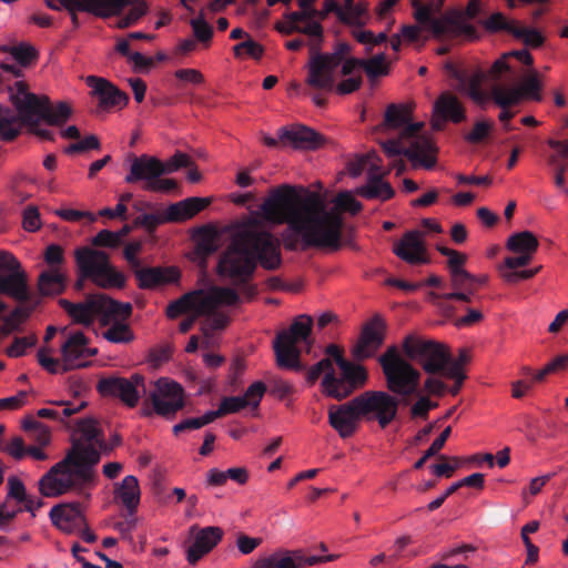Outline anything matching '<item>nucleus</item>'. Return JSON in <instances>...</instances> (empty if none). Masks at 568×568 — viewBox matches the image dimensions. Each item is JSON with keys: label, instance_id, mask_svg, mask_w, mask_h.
<instances>
[{"label": "nucleus", "instance_id": "f257e3e1", "mask_svg": "<svg viewBox=\"0 0 568 568\" xmlns=\"http://www.w3.org/2000/svg\"><path fill=\"white\" fill-rule=\"evenodd\" d=\"M255 214L234 226L230 244L216 265L217 275L242 285L248 297L256 294V287L248 282L257 265L275 271L283 263L278 239L262 227L260 219L272 224H287L282 233L287 251H305L336 241V224L328 220L324 200L317 193L301 195L294 186L282 184L268 191Z\"/></svg>", "mask_w": 568, "mask_h": 568}, {"label": "nucleus", "instance_id": "f03ea898", "mask_svg": "<svg viewBox=\"0 0 568 568\" xmlns=\"http://www.w3.org/2000/svg\"><path fill=\"white\" fill-rule=\"evenodd\" d=\"M78 432L84 442H73L72 447L63 459L54 464L39 480V491L43 497L55 498L74 490L84 494L95 485V466L101 459V453H109L103 432L93 418L78 422Z\"/></svg>", "mask_w": 568, "mask_h": 568}, {"label": "nucleus", "instance_id": "7ed1b4c3", "mask_svg": "<svg viewBox=\"0 0 568 568\" xmlns=\"http://www.w3.org/2000/svg\"><path fill=\"white\" fill-rule=\"evenodd\" d=\"M59 305L71 320L84 326H90L99 318L102 325L114 323L103 332V337L111 343H129L133 333L128 324L116 321L126 320L132 314L130 303L118 302L103 293L89 294L83 302L73 303L69 300H59Z\"/></svg>", "mask_w": 568, "mask_h": 568}, {"label": "nucleus", "instance_id": "20e7f679", "mask_svg": "<svg viewBox=\"0 0 568 568\" xmlns=\"http://www.w3.org/2000/svg\"><path fill=\"white\" fill-rule=\"evenodd\" d=\"M378 363L385 378L386 388L402 398L400 404L408 405L409 397L417 399L410 407L412 418L427 419L429 410L428 396L420 392L422 373L416 368L398 346L390 345L378 357Z\"/></svg>", "mask_w": 568, "mask_h": 568}, {"label": "nucleus", "instance_id": "39448f33", "mask_svg": "<svg viewBox=\"0 0 568 568\" xmlns=\"http://www.w3.org/2000/svg\"><path fill=\"white\" fill-rule=\"evenodd\" d=\"M400 346L404 355L418 364L424 373H440L442 377L454 379L455 384L448 392L454 396L459 393L466 375L462 363L454 361L445 344L410 333L403 338Z\"/></svg>", "mask_w": 568, "mask_h": 568}, {"label": "nucleus", "instance_id": "423d86ee", "mask_svg": "<svg viewBox=\"0 0 568 568\" xmlns=\"http://www.w3.org/2000/svg\"><path fill=\"white\" fill-rule=\"evenodd\" d=\"M313 317L306 314L296 316L287 329L277 333L273 348L276 364L280 368L300 372L304 369L301 363V349L298 343H304L308 348L313 345L312 328Z\"/></svg>", "mask_w": 568, "mask_h": 568}, {"label": "nucleus", "instance_id": "0eeeda50", "mask_svg": "<svg viewBox=\"0 0 568 568\" xmlns=\"http://www.w3.org/2000/svg\"><path fill=\"white\" fill-rule=\"evenodd\" d=\"M239 302L240 296L234 288L213 285L207 290H196L185 293L178 300L171 302L166 307V316L169 318H176L189 312L205 315L211 314L219 306H232Z\"/></svg>", "mask_w": 568, "mask_h": 568}, {"label": "nucleus", "instance_id": "6e6552de", "mask_svg": "<svg viewBox=\"0 0 568 568\" xmlns=\"http://www.w3.org/2000/svg\"><path fill=\"white\" fill-rule=\"evenodd\" d=\"M74 257L78 271L89 276L94 285L104 290L125 286V275L112 265L104 251L83 246L74 251Z\"/></svg>", "mask_w": 568, "mask_h": 568}, {"label": "nucleus", "instance_id": "1a4fd4ad", "mask_svg": "<svg viewBox=\"0 0 568 568\" xmlns=\"http://www.w3.org/2000/svg\"><path fill=\"white\" fill-rule=\"evenodd\" d=\"M354 402L363 419L376 420L381 428H386L398 414L400 399L387 390H365L355 396Z\"/></svg>", "mask_w": 568, "mask_h": 568}, {"label": "nucleus", "instance_id": "9d476101", "mask_svg": "<svg viewBox=\"0 0 568 568\" xmlns=\"http://www.w3.org/2000/svg\"><path fill=\"white\" fill-rule=\"evenodd\" d=\"M382 148L388 158L398 155L406 156L414 166H423L430 170L436 164L437 148L428 136H416L398 140H387L382 143Z\"/></svg>", "mask_w": 568, "mask_h": 568}, {"label": "nucleus", "instance_id": "9b49d317", "mask_svg": "<svg viewBox=\"0 0 568 568\" xmlns=\"http://www.w3.org/2000/svg\"><path fill=\"white\" fill-rule=\"evenodd\" d=\"M8 91L17 111V122L28 128L39 126L49 98L30 92L24 81H16L13 85H8Z\"/></svg>", "mask_w": 568, "mask_h": 568}, {"label": "nucleus", "instance_id": "f8f14e48", "mask_svg": "<svg viewBox=\"0 0 568 568\" xmlns=\"http://www.w3.org/2000/svg\"><path fill=\"white\" fill-rule=\"evenodd\" d=\"M414 8V18L417 22L426 24L437 38H455L466 36L469 39L477 38V30L469 23L462 21L460 13H446L443 18L436 19L432 17L429 6L419 4Z\"/></svg>", "mask_w": 568, "mask_h": 568}, {"label": "nucleus", "instance_id": "ddd939ff", "mask_svg": "<svg viewBox=\"0 0 568 568\" xmlns=\"http://www.w3.org/2000/svg\"><path fill=\"white\" fill-rule=\"evenodd\" d=\"M97 389L101 396L118 398L130 408L135 407L141 396L148 393L145 377L139 373L132 374L129 378L103 377L98 382Z\"/></svg>", "mask_w": 568, "mask_h": 568}, {"label": "nucleus", "instance_id": "4468645a", "mask_svg": "<svg viewBox=\"0 0 568 568\" xmlns=\"http://www.w3.org/2000/svg\"><path fill=\"white\" fill-rule=\"evenodd\" d=\"M144 404H150L159 416L173 418L184 407V389L179 383L161 377L154 382Z\"/></svg>", "mask_w": 568, "mask_h": 568}, {"label": "nucleus", "instance_id": "2eb2a0df", "mask_svg": "<svg viewBox=\"0 0 568 568\" xmlns=\"http://www.w3.org/2000/svg\"><path fill=\"white\" fill-rule=\"evenodd\" d=\"M0 294L19 303L30 302L31 294L21 263L9 252L0 251Z\"/></svg>", "mask_w": 568, "mask_h": 568}, {"label": "nucleus", "instance_id": "dca6fc26", "mask_svg": "<svg viewBox=\"0 0 568 568\" xmlns=\"http://www.w3.org/2000/svg\"><path fill=\"white\" fill-rule=\"evenodd\" d=\"M341 62L334 53H311L306 84L317 91L332 92L335 87L334 71Z\"/></svg>", "mask_w": 568, "mask_h": 568}, {"label": "nucleus", "instance_id": "f3484780", "mask_svg": "<svg viewBox=\"0 0 568 568\" xmlns=\"http://www.w3.org/2000/svg\"><path fill=\"white\" fill-rule=\"evenodd\" d=\"M386 323L384 318L375 314L364 324L358 341L352 348V356L355 361L371 358L384 344Z\"/></svg>", "mask_w": 568, "mask_h": 568}, {"label": "nucleus", "instance_id": "a211bd4d", "mask_svg": "<svg viewBox=\"0 0 568 568\" xmlns=\"http://www.w3.org/2000/svg\"><path fill=\"white\" fill-rule=\"evenodd\" d=\"M87 84L92 89L91 94L98 99L95 114L99 115L113 109L121 110L129 103V95L104 78L89 75Z\"/></svg>", "mask_w": 568, "mask_h": 568}, {"label": "nucleus", "instance_id": "6ab92c4d", "mask_svg": "<svg viewBox=\"0 0 568 568\" xmlns=\"http://www.w3.org/2000/svg\"><path fill=\"white\" fill-rule=\"evenodd\" d=\"M71 16L74 27L79 24L77 11L88 12L100 18L119 16L130 3L129 0H58Z\"/></svg>", "mask_w": 568, "mask_h": 568}, {"label": "nucleus", "instance_id": "aec40b11", "mask_svg": "<svg viewBox=\"0 0 568 568\" xmlns=\"http://www.w3.org/2000/svg\"><path fill=\"white\" fill-rule=\"evenodd\" d=\"M88 338L82 332L72 333L61 346V355L63 365L62 373H67L73 368L89 366L90 362L84 361L88 357L98 354L97 348L88 346Z\"/></svg>", "mask_w": 568, "mask_h": 568}, {"label": "nucleus", "instance_id": "412c9836", "mask_svg": "<svg viewBox=\"0 0 568 568\" xmlns=\"http://www.w3.org/2000/svg\"><path fill=\"white\" fill-rule=\"evenodd\" d=\"M335 206L332 209H327L326 204L324 203V212L326 215H328V220L332 223L336 224V241L333 242V244H326V245H315L316 248H331L333 251H336L341 248V241H342V231H343V217L342 212H349L351 214L355 215L359 213L363 209V205L361 202H358L348 191H343L337 194V196L334 200Z\"/></svg>", "mask_w": 568, "mask_h": 568}, {"label": "nucleus", "instance_id": "4be33fe9", "mask_svg": "<svg viewBox=\"0 0 568 568\" xmlns=\"http://www.w3.org/2000/svg\"><path fill=\"white\" fill-rule=\"evenodd\" d=\"M362 419L353 398L345 404L332 405L328 408V423L343 439L349 438L356 433Z\"/></svg>", "mask_w": 568, "mask_h": 568}, {"label": "nucleus", "instance_id": "5701e85b", "mask_svg": "<svg viewBox=\"0 0 568 568\" xmlns=\"http://www.w3.org/2000/svg\"><path fill=\"white\" fill-rule=\"evenodd\" d=\"M323 372H326L322 381L324 394L338 400L352 394V389L345 382L336 377L331 358H323L310 368L307 373L308 382L314 383Z\"/></svg>", "mask_w": 568, "mask_h": 568}, {"label": "nucleus", "instance_id": "b1692460", "mask_svg": "<svg viewBox=\"0 0 568 568\" xmlns=\"http://www.w3.org/2000/svg\"><path fill=\"white\" fill-rule=\"evenodd\" d=\"M393 252L396 256L410 265L428 263L423 234L417 230L406 232L394 245Z\"/></svg>", "mask_w": 568, "mask_h": 568}, {"label": "nucleus", "instance_id": "393cba45", "mask_svg": "<svg viewBox=\"0 0 568 568\" xmlns=\"http://www.w3.org/2000/svg\"><path fill=\"white\" fill-rule=\"evenodd\" d=\"M387 172H383L379 163H372L366 183L356 189V194L366 200L387 201L395 194L393 186L384 181Z\"/></svg>", "mask_w": 568, "mask_h": 568}, {"label": "nucleus", "instance_id": "a878e982", "mask_svg": "<svg viewBox=\"0 0 568 568\" xmlns=\"http://www.w3.org/2000/svg\"><path fill=\"white\" fill-rule=\"evenodd\" d=\"M412 109L405 104H389L385 112L384 124L390 129L402 128V138L410 139L420 136L418 133L423 123H412Z\"/></svg>", "mask_w": 568, "mask_h": 568}, {"label": "nucleus", "instance_id": "bb28decb", "mask_svg": "<svg viewBox=\"0 0 568 568\" xmlns=\"http://www.w3.org/2000/svg\"><path fill=\"white\" fill-rule=\"evenodd\" d=\"M130 159V171L124 179L126 183H149L155 178L162 176L163 171L158 158L142 154L140 156L131 155Z\"/></svg>", "mask_w": 568, "mask_h": 568}, {"label": "nucleus", "instance_id": "cd10ccee", "mask_svg": "<svg viewBox=\"0 0 568 568\" xmlns=\"http://www.w3.org/2000/svg\"><path fill=\"white\" fill-rule=\"evenodd\" d=\"M265 392L266 385L263 382L257 381L248 386L243 396L224 397L220 404L224 416L237 413L247 406H252L253 408L258 407Z\"/></svg>", "mask_w": 568, "mask_h": 568}, {"label": "nucleus", "instance_id": "c85d7f7f", "mask_svg": "<svg viewBox=\"0 0 568 568\" xmlns=\"http://www.w3.org/2000/svg\"><path fill=\"white\" fill-rule=\"evenodd\" d=\"M278 140L283 143H291L296 149L315 150L324 144V136L316 131L298 125L292 129H281Z\"/></svg>", "mask_w": 568, "mask_h": 568}, {"label": "nucleus", "instance_id": "c756f323", "mask_svg": "<svg viewBox=\"0 0 568 568\" xmlns=\"http://www.w3.org/2000/svg\"><path fill=\"white\" fill-rule=\"evenodd\" d=\"M516 58L518 61L526 65H532L534 58L528 50H514L501 54L490 65V77L494 80L515 81L517 73L509 63V59Z\"/></svg>", "mask_w": 568, "mask_h": 568}, {"label": "nucleus", "instance_id": "7c9ffc66", "mask_svg": "<svg viewBox=\"0 0 568 568\" xmlns=\"http://www.w3.org/2000/svg\"><path fill=\"white\" fill-rule=\"evenodd\" d=\"M222 537L223 530L220 527L209 526L200 529L193 545L187 549V561L191 565L196 564L217 545Z\"/></svg>", "mask_w": 568, "mask_h": 568}, {"label": "nucleus", "instance_id": "2f4dec72", "mask_svg": "<svg viewBox=\"0 0 568 568\" xmlns=\"http://www.w3.org/2000/svg\"><path fill=\"white\" fill-rule=\"evenodd\" d=\"M210 203L211 199L209 197H187L169 205L166 209V220L170 222H183L190 220L207 207Z\"/></svg>", "mask_w": 568, "mask_h": 568}, {"label": "nucleus", "instance_id": "473e14b6", "mask_svg": "<svg viewBox=\"0 0 568 568\" xmlns=\"http://www.w3.org/2000/svg\"><path fill=\"white\" fill-rule=\"evenodd\" d=\"M37 285L42 296L60 295L67 288L68 276L62 268H48L40 273Z\"/></svg>", "mask_w": 568, "mask_h": 568}, {"label": "nucleus", "instance_id": "72a5a7b5", "mask_svg": "<svg viewBox=\"0 0 568 568\" xmlns=\"http://www.w3.org/2000/svg\"><path fill=\"white\" fill-rule=\"evenodd\" d=\"M115 498L125 507L130 516L135 515L140 504V486L138 478L133 475L125 476L115 488Z\"/></svg>", "mask_w": 568, "mask_h": 568}, {"label": "nucleus", "instance_id": "f704fd0d", "mask_svg": "<svg viewBox=\"0 0 568 568\" xmlns=\"http://www.w3.org/2000/svg\"><path fill=\"white\" fill-rule=\"evenodd\" d=\"M179 274L174 270L162 267H144L138 274V285L142 290H151L162 284L176 281Z\"/></svg>", "mask_w": 568, "mask_h": 568}, {"label": "nucleus", "instance_id": "c9c22d12", "mask_svg": "<svg viewBox=\"0 0 568 568\" xmlns=\"http://www.w3.org/2000/svg\"><path fill=\"white\" fill-rule=\"evenodd\" d=\"M510 81H496L490 88L493 101L501 109H509L521 101V90L516 87H506Z\"/></svg>", "mask_w": 568, "mask_h": 568}, {"label": "nucleus", "instance_id": "e433bc0d", "mask_svg": "<svg viewBox=\"0 0 568 568\" xmlns=\"http://www.w3.org/2000/svg\"><path fill=\"white\" fill-rule=\"evenodd\" d=\"M49 516L52 524L60 529H67V524H74L82 519L80 504L77 501L53 506Z\"/></svg>", "mask_w": 568, "mask_h": 568}, {"label": "nucleus", "instance_id": "4c0bfd02", "mask_svg": "<svg viewBox=\"0 0 568 568\" xmlns=\"http://www.w3.org/2000/svg\"><path fill=\"white\" fill-rule=\"evenodd\" d=\"M27 303H20L9 315L2 317L0 338H6L12 333L20 331L21 324L29 318L34 310V306L27 305Z\"/></svg>", "mask_w": 568, "mask_h": 568}, {"label": "nucleus", "instance_id": "58836bf2", "mask_svg": "<svg viewBox=\"0 0 568 568\" xmlns=\"http://www.w3.org/2000/svg\"><path fill=\"white\" fill-rule=\"evenodd\" d=\"M435 110L444 119L450 120L454 123H459L465 119V110L462 103L450 93H443L438 98Z\"/></svg>", "mask_w": 568, "mask_h": 568}, {"label": "nucleus", "instance_id": "ea45409f", "mask_svg": "<svg viewBox=\"0 0 568 568\" xmlns=\"http://www.w3.org/2000/svg\"><path fill=\"white\" fill-rule=\"evenodd\" d=\"M251 568H296L293 550L277 549L265 556H260Z\"/></svg>", "mask_w": 568, "mask_h": 568}, {"label": "nucleus", "instance_id": "a19ab883", "mask_svg": "<svg viewBox=\"0 0 568 568\" xmlns=\"http://www.w3.org/2000/svg\"><path fill=\"white\" fill-rule=\"evenodd\" d=\"M539 247L537 237L529 231L514 233L507 241V248L513 253L534 255Z\"/></svg>", "mask_w": 568, "mask_h": 568}, {"label": "nucleus", "instance_id": "79ce46f5", "mask_svg": "<svg viewBox=\"0 0 568 568\" xmlns=\"http://www.w3.org/2000/svg\"><path fill=\"white\" fill-rule=\"evenodd\" d=\"M201 323V333L203 335L202 346L209 348L211 346V339L214 331L223 329L229 324V316L222 312L213 311L211 314H205Z\"/></svg>", "mask_w": 568, "mask_h": 568}, {"label": "nucleus", "instance_id": "37998d69", "mask_svg": "<svg viewBox=\"0 0 568 568\" xmlns=\"http://www.w3.org/2000/svg\"><path fill=\"white\" fill-rule=\"evenodd\" d=\"M217 233L211 227H202L194 253L203 265L206 258L217 251Z\"/></svg>", "mask_w": 568, "mask_h": 568}, {"label": "nucleus", "instance_id": "c03bdc74", "mask_svg": "<svg viewBox=\"0 0 568 568\" xmlns=\"http://www.w3.org/2000/svg\"><path fill=\"white\" fill-rule=\"evenodd\" d=\"M71 115L72 109L67 102L60 101L53 105L49 99L42 121L52 126H62L69 121Z\"/></svg>", "mask_w": 568, "mask_h": 568}, {"label": "nucleus", "instance_id": "a18cd8bd", "mask_svg": "<svg viewBox=\"0 0 568 568\" xmlns=\"http://www.w3.org/2000/svg\"><path fill=\"white\" fill-rule=\"evenodd\" d=\"M496 81L490 77V68L486 71L478 70L469 81L470 98L477 103H484L488 99V94L481 89V84L487 83L491 87Z\"/></svg>", "mask_w": 568, "mask_h": 568}, {"label": "nucleus", "instance_id": "49530a36", "mask_svg": "<svg viewBox=\"0 0 568 568\" xmlns=\"http://www.w3.org/2000/svg\"><path fill=\"white\" fill-rule=\"evenodd\" d=\"M17 124V118L9 108L0 105V140L11 142L21 133V128Z\"/></svg>", "mask_w": 568, "mask_h": 568}, {"label": "nucleus", "instance_id": "de8ad7c7", "mask_svg": "<svg viewBox=\"0 0 568 568\" xmlns=\"http://www.w3.org/2000/svg\"><path fill=\"white\" fill-rule=\"evenodd\" d=\"M0 50L10 53L20 67H28L38 59V52L31 44L1 45Z\"/></svg>", "mask_w": 568, "mask_h": 568}, {"label": "nucleus", "instance_id": "09e8293b", "mask_svg": "<svg viewBox=\"0 0 568 568\" xmlns=\"http://www.w3.org/2000/svg\"><path fill=\"white\" fill-rule=\"evenodd\" d=\"M304 26L300 24V30L297 33H302L308 37L307 45L310 48V53H316V51H321L322 42H323V27L320 22L313 20H304Z\"/></svg>", "mask_w": 568, "mask_h": 568}, {"label": "nucleus", "instance_id": "8fccbe9b", "mask_svg": "<svg viewBox=\"0 0 568 568\" xmlns=\"http://www.w3.org/2000/svg\"><path fill=\"white\" fill-rule=\"evenodd\" d=\"M341 371L343 374V377L341 379L345 382V384L352 389V392L355 388L363 386L367 381V372L361 365L347 362L346 366L341 367Z\"/></svg>", "mask_w": 568, "mask_h": 568}, {"label": "nucleus", "instance_id": "3c124183", "mask_svg": "<svg viewBox=\"0 0 568 568\" xmlns=\"http://www.w3.org/2000/svg\"><path fill=\"white\" fill-rule=\"evenodd\" d=\"M483 26L488 32L496 33L503 31L513 36V30H515L517 22L508 20L501 12H495L483 21Z\"/></svg>", "mask_w": 568, "mask_h": 568}, {"label": "nucleus", "instance_id": "603ef678", "mask_svg": "<svg viewBox=\"0 0 568 568\" xmlns=\"http://www.w3.org/2000/svg\"><path fill=\"white\" fill-rule=\"evenodd\" d=\"M362 67L369 80L388 74L385 53H379L371 59H362Z\"/></svg>", "mask_w": 568, "mask_h": 568}, {"label": "nucleus", "instance_id": "864d4df0", "mask_svg": "<svg viewBox=\"0 0 568 568\" xmlns=\"http://www.w3.org/2000/svg\"><path fill=\"white\" fill-rule=\"evenodd\" d=\"M513 37L523 41L525 45L530 48H539L544 44L545 41V38L538 30L523 27L518 23L515 30H513Z\"/></svg>", "mask_w": 568, "mask_h": 568}, {"label": "nucleus", "instance_id": "5fc2aeb1", "mask_svg": "<svg viewBox=\"0 0 568 568\" xmlns=\"http://www.w3.org/2000/svg\"><path fill=\"white\" fill-rule=\"evenodd\" d=\"M452 434V427L447 426L440 435L432 443L429 448L424 453V455L414 464L415 469H420L425 465V463L434 456H439V450L445 446V443L449 438Z\"/></svg>", "mask_w": 568, "mask_h": 568}, {"label": "nucleus", "instance_id": "6e6d98bb", "mask_svg": "<svg viewBox=\"0 0 568 568\" xmlns=\"http://www.w3.org/2000/svg\"><path fill=\"white\" fill-rule=\"evenodd\" d=\"M233 52L236 58H242L245 54L252 59L260 60L264 49L251 36H247V39L234 45Z\"/></svg>", "mask_w": 568, "mask_h": 568}, {"label": "nucleus", "instance_id": "4d7b16f0", "mask_svg": "<svg viewBox=\"0 0 568 568\" xmlns=\"http://www.w3.org/2000/svg\"><path fill=\"white\" fill-rule=\"evenodd\" d=\"M427 377L424 381L423 388L420 392L423 395L430 396H444L447 392V385L442 381L440 373H426Z\"/></svg>", "mask_w": 568, "mask_h": 568}, {"label": "nucleus", "instance_id": "13d9d810", "mask_svg": "<svg viewBox=\"0 0 568 568\" xmlns=\"http://www.w3.org/2000/svg\"><path fill=\"white\" fill-rule=\"evenodd\" d=\"M367 9L366 2L354 3L349 9H343L344 19H342V22L354 27H362L364 24L363 17L366 14Z\"/></svg>", "mask_w": 568, "mask_h": 568}, {"label": "nucleus", "instance_id": "bf43d9fd", "mask_svg": "<svg viewBox=\"0 0 568 568\" xmlns=\"http://www.w3.org/2000/svg\"><path fill=\"white\" fill-rule=\"evenodd\" d=\"M43 260L49 268H62L65 264L64 250L59 244H49L43 252Z\"/></svg>", "mask_w": 568, "mask_h": 568}, {"label": "nucleus", "instance_id": "052dcab7", "mask_svg": "<svg viewBox=\"0 0 568 568\" xmlns=\"http://www.w3.org/2000/svg\"><path fill=\"white\" fill-rule=\"evenodd\" d=\"M165 222H170L166 220V211L162 214H155V213H144L140 214L134 220V225L145 229L149 233H152L155 231V229Z\"/></svg>", "mask_w": 568, "mask_h": 568}, {"label": "nucleus", "instance_id": "680f3d73", "mask_svg": "<svg viewBox=\"0 0 568 568\" xmlns=\"http://www.w3.org/2000/svg\"><path fill=\"white\" fill-rule=\"evenodd\" d=\"M315 1L316 0H297L301 10L287 12L284 14V18H292L293 20H300L301 22L317 18L318 10L313 6Z\"/></svg>", "mask_w": 568, "mask_h": 568}, {"label": "nucleus", "instance_id": "e2e57ef3", "mask_svg": "<svg viewBox=\"0 0 568 568\" xmlns=\"http://www.w3.org/2000/svg\"><path fill=\"white\" fill-rule=\"evenodd\" d=\"M516 88L521 90V99L526 97L535 101L541 100V95L539 93L541 84L539 82L538 74L536 71H532L530 73V75L526 79L525 83L521 87Z\"/></svg>", "mask_w": 568, "mask_h": 568}, {"label": "nucleus", "instance_id": "0e129e2a", "mask_svg": "<svg viewBox=\"0 0 568 568\" xmlns=\"http://www.w3.org/2000/svg\"><path fill=\"white\" fill-rule=\"evenodd\" d=\"M547 163L552 168L555 173V184L557 187L565 185V172L568 169V159L559 158L557 154H550L547 158Z\"/></svg>", "mask_w": 568, "mask_h": 568}, {"label": "nucleus", "instance_id": "69168bd1", "mask_svg": "<svg viewBox=\"0 0 568 568\" xmlns=\"http://www.w3.org/2000/svg\"><path fill=\"white\" fill-rule=\"evenodd\" d=\"M37 337L34 335L26 337H14L12 344L7 348V355L9 357H20L26 354L29 347L34 346Z\"/></svg>", "mask_w": 568, "mask_h": 568}, {"label": "nucleus", "instance_id": "338daca9", "mask_svg": "<svg viewBox=\"0 0 568 568\" xmlns=\"http://www.w3.org/2000/svg\"><path fill=\"white\" fill-rule=\"evenodd\" d=\"M437 250L442 255L448 257L449 274H452L454 271L465 270L463 267L467 260L465 254L446 246H437Z\"/></svg>", "mask_w": 568, "mask_h": 568}, {"label": "nucleus", "instance_id": "774afa93", "mask_svg": "<svg viewBox=\"0 0 568 568\" xmlns=\"http://www.w3.org/2000/svg\"><path fill=\"white\" fill-rule=\"evenodd\" d=\"M450 276V286L454 291H464V288L475 285L476 275L468 271H454Z\"/></svg>", "mask_w": 568, "mask_h": 568}]
</instances>
